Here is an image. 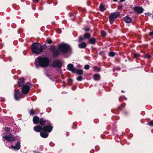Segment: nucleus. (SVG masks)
I'll list each match as a JSON object with an SVG mask.
<instances>
[{
    "label": "nucleus",
    "mask_w": 153,
    "mask_h": 153,
    "mask_svg": "<svg viewBox=\"0 0 153 153\" xmlns=\"http://www.w3.org/2000/svg\"><path fill=\"white\" fill-rule=\"evenodd\" d=\"M84 30L85 31H88L89 30V29L88 28H85L84 29Z\"/></svg>",
    "instance_id": "42"
},
{
    "label": "nucleus",
    "mask_w": 153,
    "mask_h": 153,
    "mask_svg": "<svg viewBox=\"0 0 153 153\" xmlns=\"http://www.w3.org/2000/svg\"><path fill=\"white\" fill-rule=\"evenodd\" d=\"M52 65L54 67L61 68L62 67V64L60 60H56L53 62Z\"/></svg>",
    "instance_id": "9"
},
{
    "label": "nucleus",
    "mask_w": 153,
    "mask_h": 153,
    "mask_svg": "<svg viewBox=\"0 0 153 153\" xmlns=\"http://www.w3.org/2000/svg\"><path fill=\"white\" fill-rule=\"evenodd\" d=\"M56 31L57 33L60 34L61 33V30L60 29H58L56 30Z\"/></svg>",
    "instance_id": "36"
},
{
    "label": "nucleus",
    "mask_w": 153,
    "mask_h": 153,
    "mask_svg": "<svg viewBox=\"0 0 153 153\" xmlns=\"http://www.w3.org/2000/svg\"><path fill=\"white\" fill-rule=\"evenodd\" d=\"M124 99L125 100H126V97H125Z\"/></svg>",
    "instance_id": "50"
},
{
    "label": "nucleus",
    "mask_w": 153,
    "mask_h": 153,
    "mask_svg": "<svg viewBox=\"0 0 153 153\" xmlns=\"http://www.w3.org/2000/svg\"><path fill=\"white\" fill-rule=\"evenodd\" d=\"M125 22L127 23H130L131 21V19L128 16H126L124 18Z\"/></svg>",
    "instance_id": "19"
},
{
    "label": "nucleus",
    "mask_w": 153,
    "mask_h": 153,
    "mask_svg": "<svg viewBox=\"0 0 153 153\" xmlns=\"http://www.w3.org/2000/svg\"><path fill=\"white\" fill-rule=\"evenodd\" d=\"M59 49L62 54H65L71 51V48L67 44L62 43L58 45Z\"/></svg>",
    "instance_id": "5"
},
{
    "label": "nucleus",
    "mask_w": 153,
    "mask_h": 153,
    "mask_svg": "<svg viewBox=\"0 0 153 153\" xmlns=\"http://www.w3.org/2000/svg\"><path fill=\"white\" fill-rule=\"evenodd\" d=\"M134 10L135 12L139 14H140L143 13L144 10L142 7L138 6L134 7Z\"/></svg>",
    "instance_id": "11"
},
{
    "label": "nucleus",
    "mask_w": 153,
    "mask_h": 153,
    "mask_svg": "<svg viewBox=\"0 0 153 153\" xmlns=\"http://www.w3.org/2000/svg\"><path fill=\"white\" fill-rule=\"evenodd\" d=\"M120 16V14L118 12H114L111 13L109 17V20L111 24H112L116 19Z\"/></svg>",
    "instance_id": "7"
},
{
    "label": "nucleus",
    "mask_w": 153,
    "mask_h": 153,
    "mask_svg": "<svg viewBox=\"0 0 153 153\" xmlns=\"http://www.w3.org/2000/svg\"><path fill=\"white\" fill-rule=\"evenodd\" d=\"M31 46L32 51L34 54H38L43 51L42 45L39 43L34 42Z\"/></svg>",
    "instance_id": "3"
},
{
    "label": "nucleus",
    "mask_w": 153,
    "mask_h": 153,
    "mask_svg": "<svg viewBox=\"0 0 153 153\" xmlns=\"http://www.w3.org/2000/svg\"><path fill=\"white\" fill-rule=\"evenodd\" d=\"M82 77L81 76H79L76 78V79L78 81H81L82 80Z\"/></svg>",
    "instance_id": "27"
},
{
    "label": "nucleus",
    "mask_w": 153,
    "mask_h": 153,
    "mask_svg": "<svg viewBox=\"0 0 153 153\" xmlns=\"http://www.w3.org/2000/svg\"><path fill=\"white\" fill-rule=\"evenodd\" d=\"M7 143V142H6V143L5 145H6V146H7V145H6V143Z\"/></svg>",
    "instance_id": "53"
},
{
    "label": "nucleus",
    "mask_w": 153,
    "mask_h": 153,
    "mask_svg": "<svg viewBox=\"0 0 153 153\" xmlns=\"http://www.w3.org/2000/svg\"><path fill=\"white\" fill-rule=\"evenodd\" d=\"M41 151L43 150V147L42 146H41L39 147Z\"/></svg>",
    "instance_id": "41"
},
{
    "label": "nucleus",
    "mask_w": 153,
    "mask_h": 153,
    "mask_svg": "<svg viewBox=\"0 0 153 153\" xmlns=\"http://www.w3.org/2000/svg\"><path fill=\"white\" fill-rule=\"evenodd\" d=\"M145 15L148 16H150L152 15L151 13L149 12H148L146 13H145Z\"/></svg>",
    "instance_id": "37"
},
{
    "label": "nucleus",
    "mask_w": 153,
    "mask_h": 153,
    "mask_svg": "<svg viewBox=\"0 0 153 153\" xmlns=\"http://www.w3.org/2000/svg\"><path fill=\"white\" fill-rule=\"evenodd\" d=\"M40 125L42 126H44L42 128V130L48 133L51 132L53 128L52 124L48 120H46L42 118L40 120Z\"/></svg>",
    "instance_id": "2"
},
{
    "label": "nucleus",
    "mask_w": 153,
    "mask_h": 153,
    "mask_svg": "<svg viewBox=\"0 0 153 153\" xmlns=\"http://www.w3.org/2000/svg\"><path fill=\"white\" fill-rule=\"evenodd\" d=\"M102 53V52H100V54Z\"/></svg>",
    "instance_id": "49"
},
{
    "label": "nucleus",
    "mask_w": 153,
    "mask_h": 153,
    "mask_svg": "<svg viewBox=\"0 0 153 153\" xmlns=\"http://www.w3.org/2000/svg\"><path fill=\"white\" fill-rule=\"evenodd\" d=\"M94 78L95 80H98L100 78V75L98 74H95L94 75Z\"/></svg>",
    "instance_id": "21"
},
{
    "label": "nucleus",
    "mask_w": 153,
    "mask_h": 153,
    "mask_svg": "<svg viewBox=\"0 0 153 153\" xmlns=\"http://www.w3.org/2000/svg\"><path fill=\"white\" fill-rule=\"evenodd\" d=\"M125 0H120V1L121 2H123Z\"/></svg>",
    "instance_id": "45"
},
{
    "label": "nucleus",
    "mask_w": 153,
    "mask_h": 153,
    "mask_svg": "<svg viewBox=\"0 0 153 153\" xmlns=\"http://www.w3.org/2000/svg\"><path fill=\"white\" fill-rule=\"evenodd\" d=\"M20 148V143L19 142L17 141L15 145V146L12 145L11 146V148L17 150H19Z\"/></svg>",
    "instance_id": "13"
},
{
    "label": "nucleus",
    "mask_w": 153,
    "mask_h": 153,
    "mask_svg": "<svg viewBox=\"0 0 153 153\" xmlns=\"http://www.w3.org/2000/svg\"><path fill=\"white\" fill-rule=\"evenodd\" d=\"M134 56L135 58H137L139 57V54L138 53H135L134 54Z\"/></svg>",
    "instance_id": "33"
},
{
    "label": "nucleus",
    "mask_w": 153,
    "mask_h": 153,
    "mask_svg": "<svg viewBox=\"0 0 153 153\" xmlns=\"http://www.w3.org/2000/svg\"><path fill=\"white\" fill-rule=\"evenodd\" d=\"M33 130L36 132H39L41 130H42V128L41 126H35L34 127Z\"/></svg>",
    "instance_id": "16"
},
{
    "label": "nucleus",
    "mask_w": 153,
    "mask_h": 153,
    "mask_svg": "<svg viewBox=\"0 0 153 153\" xmlns=\"http://www.w3.org/2000/svg\"><path fill=\"white\" fill-rule=\"evenodd\" d=\"M35 111H34L33 109H32L30 111V114L31 115H33L34 114Z\"/></svg>",
    "instance_id": "28"
},
{
    "label": "nucleus",
    "mask_w": 153,
    "mask_h": 153,
    "mask_svg": "<svg viewBox=\"0 0 153 153\" xmlns=\"http://www.w3.org/2000/svg\"><path fill=\"white\" fill-rule=\"evenodd\" d=\"M149 35L150 36H153V31L152 32H151L149 33Z\"/></svg>",
    "instance_id": "43"
},
{
    "label": "nucleus",
    "mask_w": 153,
    "mask_h": 153,
    "mask_svg": "<svg viewBox=\"0 0 153 153\" xmlns=\"http://www.w3.org/2000/svg\"><path fill=\"white\" fill-rule=\"evenodd\" d=\"M121 92H123L124 91L123 90L121 91Z\"/></svg>",
    "instance_id": "51"
},
{
    "label": "nucleus",
    "mask_w": 153,
    "mask_h": 153,
    "mask_svg": "<svg viewBox=\"0 0 153 153\" xmlns=\"http://www.w3.org/2000/svg\"><path fill=\"white\" fill-rule=\"evenodd\" d=\"M114 70H118V71H120V70H121V69H120V68L119 67V68H114L113 69V71L114 72Z\"/></svg>",
    "instance_id": "39"
},
{
    "label": "nucleus",
    "mask_w": 153,
    "mask_h": 153,
    "mask_svg": "<svg viewBox=\"0 0 153 153\" xmlns=\"http://www.w3.org/2000/svg\"><path fill=\"white\" fill-rule=\"evenodd\" d=\"M147 124L149 125L150 126H153V120H151L149 123H147Z\"/></svg>",
    "instance_id": "26"
},
{
    "label": "nucleus",
    "mask_w": 153,
    "mask_h": 153,
    "mask_svg": "<svg viewBox=\"0 0 153 153\" xmlns=\"http://www.w3.org/2000/svg\"><path fill=\"white\" fill-rule=\"evenodd\" d=\"M114 1L116 2L118 0H113Z\"/></svg>",
    "instance_id": "47"
},
{
    "label": "nucleus",
    "mask_w": 153,
    "mask_h": 153,
    "mask_svg": "<svg viewBox=\"0 0 153 153\" xmlns=\"http://www.w3.org/2000/svg\"><path fill=\"white\" fill-rule=\"evenodd\" d=\"M83 39H84L83 38H82L81 36H80L79 37L78 41L79 42H81L83 40Z\"/></svg>",
    "instance_id": "31"
},
{
    "label": "nucleus",
    "mask_w": 153,
    "mask_h": 153,
    "mask_svg": "<svg viewBox=\"0 0 153 153\" xmlns=\"http://www.w3.org/2000/svg\"><path fill=\"white\" fill-rule=\"evenodd\" d=\"M152 18L153 19V15H152Z\"/></svg>",
    "instance_id": "55"
},
{
    "label": "nucleus",
    "mask_w": 153,
    "mask_h": 153,
    "mask_svg": "<svg viewBox=\"0 0 153 153\" xmlns=\"http://www.w3.org/2000/svg\"><path fill=\"white\" fill-rule=\"evenodd\" d=\"M19 87L22 88L21 91L23 94H26L29 92L30 87L27 85H24V79L23 78L20 79L18 82Z\"/></svg>",
    "instance_id": "4"
},
{
    "label": "nucleus",
    "mask_w": 153,
    "mask_h": 153,
    "mask_svg": "<svg viewBox=\"0 0 153 153\" xmlns=\"http://www.w3.org/2000/svg\"><path fill=\"white\" fill-rule=\"evenodd\" d=\"M91 36V35L90 33H85L84 35V39H88L90 38Z\"/></svg>",
    "instance_id": "22"
},
{
    "label": "nucleus",
    "mask_w": 153,
    "mask_h": 153,
    "mask_svg": "<svg viewBox=\"0 0 153 153\" xmlns=\"http://www.w3.org/2000/svg\"><path fill=\"white\" fill-rule=\"evenodd\" d=\"M47 41L48 44H51L52 42V41L51 39H47Z\"/></svg>",
    "instance_id": "35"
},
{
    "label": "nucleus",
    "mask_w": 153,
    "mask_h": 153,
    "mask_svg": "<svg viewBox=\"0 0 153 153\" xmlns=\"http://www.w3.org/2000/svg\"><path fill=\"white\" fill-rule=\"evenodd\" d=\"M144 57L145 58H147L149 59V58H150L151 57V56L149 54H146L145 55H144Z\"/></svg>",
    "instance_id": "25"
},
{
    "label": "nucleus",
    "mask_w": 153,
    "mask_h": 153,
    "mask_svg": "<svg viewBox=\"0 0 153 153\" xmlns=\"http://www.w3.org/2000/svg\"><path fill=\"white\" fill-rule=\"evenodd\" d=\"M37 62L41 67L43 68L47 66L49 64V60L48 58L38 57L35 59L36 67L37 68L39 67V65L37 63Z\"/></svg>",
    "instance_id": "1"
},
{
    "label": "nucleus",
    "mask_w": 153,
    "mask_h": 153,
    "mask_svg": "<svg viewBox=\"0 0 153 153\" xmlns=\"http://www.w3.org/2000/svg\"><path fill=\"white\" fill-rule=\"evenodd\" d=\"M100 10L102 12H103L105 10V6L103 4H101L100 6Z\"/></svg>",
    "instance_id": "23"
},
{
    "label": "nucleus",
    "mask_w": 153,
    "mask_h": 153,
    "mask_svg": "<svg viewBox=\"0 0 153 153\" xmlns=\"http://www.w3.org/2000/svg\"><path fill=\"white\" fill-rule=\"evenodd\" d=\"M89 42L91 44L94 45L96 42V39L94 38H91L89 39Z\"/></svg>",
    "instance_id": "20"
},
{
    "label": "nucleus",
    "mask_w": 153,
    "mask_h": 153,
    "mask_svg": "<svg viewBox=\"0 0 153 153\" xmlns=\"http://www.w3.org/2000/svg\"><path fill=\"white\" fill-rule=\"evenodd\" d=\"M30 85V82H27L26 83V85Z\"/></svg>",
    "instance_id": "46"
},
{
    "label": "nucleus",
    "mask_w": 153,
    "mask_h": 153,
    "mask_svg": "<svg viewBox=\"0 0 153 153\" xmlns=\"http://www.w3.org/2000/svg\"><path fill=\"white\" fill-rule=\"evenodd\" d=\"M33 1L34 3H37L39 2V0H33Z\"/></svg>",
    "instance_id": "44"
},
{
    "label": "nucleus",
    "mask_w": 153,
    "mask_h": 153,
    "mask_svg": "<svg viewBox=\"0 0 153 153\" xmlns=\"http://www.w3.org/2000/svg\"><path fill=\"white\" fill-rule=\"evenodd\" d=\"M3 138L9 142L13 141L15 140L13 135L10 133H7L6 136L3 137Z\"/></svg>",
    "instance_id": "8"
},
{
    "label": "nucleus",
    "mask_w": 153,
    "mask_h": 153,
    "mask_svg": "<svg viewBox=\"0 0 153 153\" xmlns=\"http://www.w3.org/2000/svg\"><path fill=\"white\" fill-rule=\"evenodd\" d=\"M34 152L35 153H38V152H36V151H34Z\"/></svg>",
    "instance_id": "48"
},
{
    "label": "nucleus",
    "mask_w": 153,
    "mask_h": 153,
    "mask_svg": "<svg viewBox=\"0 0 153 153\" xmlns=\"http://www.w3.org/2000/svg\"><path fill=\"white\" fill-rule=\"evenodd\" d=\"M4 129L7 131H9L10 130V128L8 127H5Z\"/></svg>",
    "instance_id": "32"
},
{
    "label": "nucleus",
    "mask_w": 153,
    "mask_h": 153,
    "mask_svg": "<svg viewBox=\"0 0 153 153\" xmlns=\"http://www.w3.org/2000/svg\"><path fill=\"white\" fill-rule=\"evenodd\" d=\"M50 50L52 52L53 56L55 57H57L60 55L61 53L58 47V48L56 49L54 46H51Z\"/></svg>",
    "instance_id": "6"
},
{
    "label": "nucleus",
    "mask_w": 153,
    "mask_h": 153,
    "mask_svg": "<svg viewBox=\"0 0 153 153\" xmlns=\"http://www.w3.org/2000/svg\"><path fill=\"white\" fill-rule=\"evenodd\" d=\"M21 92H22L21 91L20 92L19 89L17 90L16 91H14V96L15 100H18L21 98Z\"/></svg>",
    "instance_id": "10"
},
{
    "label": "nucleus",
    "mask_w": 153,
    "mask_h": 153,
    "mask_svg": "<svg viewBox=\"0 0 153 153\" xmlns=\"http://www.w3.org/2000/svg\"><path fill=\"white\" fill-rule=\"evenodd\" d=\"M115 53L114 52H111L109 53L108 55L110 57H113L115 55Z\"/></svg>",
    "instance_id": "24"
},
{
    "label": "nucleus",
    "mask_w": 153,
    "mask_h": 153,
    "mask_svg": "<svg viewBox=\"0 0 153 153\" xmlns=\"http://www.w3.org/2000/svg\"><path fill=\"white\" fill-rule=\"evenodd\" d=\"M73 81V80L72 79H70L68 80V83H71Z\"/></svg>",
    "instance_id": "40"
},
{
    "label": "nucleus",
    "mask_w": 153,
    "mask_h": 153,
    "mask_svg": "<svg viewBox=\"0 0 153 153\" xmlns=\"http://www.w3.org/2000/svg\"><path fill=\"white\" fill-rule=\"evenodd\" d=\"M78 47L81 48H85L87 46L86 43L85 42H82L78 45Z\"/></svg>",
    "instance_id": "18"
},
{
    "label": "nucleus",
    "mask_w": 153,
    "mask_h": 153,
    "mask_svg": "<svg viewBox=\"0 0 153 153\" xmlns=\"http://www.w3.org/2000/svg\"><path fill=\"white\" fill-rule=\"evenodd\" d=\"M94 69H96L97 70H98V71H101V69H100V68H98L97 66H94Z\"/></svg>",
    "instance_id": "34"
},
{
    "label": "nucleus",
    "mask_w": 153,
    "mask_h": 153,
    "mask_svg": "<svg viewBox=\"0 0 153 153\" xmlns=\"http://www.w3.org/2000/svg\"><path fill=\"white\" fill-rule=\"evenodd\" d=\"M124 108V106H123V105H121L120 106H119L118 108L120 110H122L123 108Z\"/></svg>",
    "instance_id": "38"
},
{
    "label": "nucleus",
    "mask_w": 153,
    "mask_h": 153,
    "mask_svg": "<svg viewBox=\"0 0 153 153\" xmlns=\"http://www.w3.org/2000/svg\"><path fill=\"white\" fill-rule=\"evenodd\" d=\"M48 132L45 131L43 130V131H41L40 132V135L42 137L46 138L47 137L48 135Z\"/></svg>",
    "instance_id": "14"
},
{
    "label": "nucleus",
    "mask_w": 153,
    "mask_h": 153,
    "mask_svg": "<svg viewBox=\"0 0 153 153\" xmlns=\"http://www.w3.org/2000/svg\"><path fill=\"white\" fill-rule=\"evenodd\" d=\"M101 34L102 36H105L106 35V33L103 30L101 31Z\"/></svg>",
    "instance_id": "29"
},
{
    "label": "nucleus",
    "mask_w": 153,
    "mask_h": 153,
    "mask_svg": "<svg viewBox=\"0 0 153 153\" xmlns=\"http://www.w3.org/2000/svg\"><path fill=\"white\" fill-rule=\"evenodd\" d=\"M67 69L69 71H71L73 73H74V69L76 68H74V66L73 64H69L67 66Z\"/></svg>",
    "instance_id": "15"
},
{
    "label": "nucleus",
    "mask_w": 153,
    "mask_h": 153,
    "mask_svg": "<svg viewBox=\"0 0 153 153\" xmlns=\"http://www.w3.org/2000/svg\"><path fill=\"white\" fill-rule=\"evenodd\" d=\"M89 66L88 65H85L84 66V68L86 70H88L89 68Z\"/></svg>",
    "instance_id": "30"
},
{
    "label": "nucleus",
    "mask_w": 153,
    "mask_h": 153,
    "mask_svg": "<svg viewBox=\"0 0 153 153\" xmlns=\"http://www.w3.org/2000/svg\"><path fill=\"white\" fill-rule=\"evenodd\" d=\"M73 17H75V16H74V15H73Z\"/></svg>",
    "instance_id": "52"
},
{
    "label": "nucleus",
    "mask_w": 153,
    "mask_h": 153,
    "mask_svg": "<svg viewBox=\"0 0 153 153\" xmlns=\"http://www.w3.org/2000/svg\"><path fill=\"white\" fill-rule=\"evenodd\" d=\"M75 70L74 71V73H76L77 74L79 75H81L83 74V72L82 70L81 69L77 70L76 68L74 69Z\"/></svg>",
    "instance_id": "17"
},
{
    "label": "nucleus",
    "mask_w": 153,
    "mask_h": 153,
    "mask_svg": "<svg viewBox=\"0 0 153 153\" xmlns=\"http://www.w3.org/2000/svg\"><path fill=\"white\" fill-rule=\"evenodd\" d=\"M41 118L39 119V117L38 116H34L33 119V123L35 124H37L39 123L40 124V120Z\"/></svg>",
    "instance_id": "12"
},
{
    "label": "nucleus",
    "mask_w": 153,
    "mask_h": 153,
    "mask_svg": "<svg viewBox=\"0 0 153 153\" xmlns=\"http://www.w3.org/2000/svg\"><path fill=\"white\" fill-rule=\"evenodd\" d=\"M63 86H64V87H65V85H63Z\"/></svg>",
    "instance_id": "54"
}]
</instances>
